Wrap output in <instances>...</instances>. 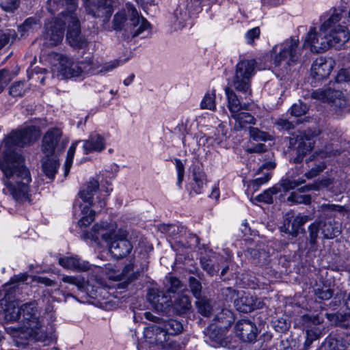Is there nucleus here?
Returning a JSON list of instances; mask_svg holds the SVG:
<instances>
[{"label": "nucleus", "mask_w": 350, "mask_h": 350, "mask_svg": "<svg viewBox=\"0 0 350 350\" xmlns=\"http://www.w3.org/2000/svg\"><path fill=\"white\" fill-rule=\"evenodd\" d=\"M193 189L196 193L199 194L202 192L204 186L206 184V178L205 173L198 169H194L193 171Z\"/></svg>", "instance_id": "nucleus-36"}, {"label": "nucleus", "mask_w": 350, "mask_h": 350, "mask_svg": "<svg viewBox=\"0 0 350 350\" xmlns=\"http://www.w3.org/2000/svg\"><path fill=\"white\" fill-rule=\"evenodd\" d=\"M305 182H306V180L304 179H299V180L286 179V180H284L282 182V187L284 190L288 191V190L295 189L296 187L305 183Z\"/></svg>", "instance_id": "nucleus-55"}, {"label": "nucleus", "mask_w": 350, "mask_h": 350, "mask_svg": "<svg viewBox=\"0 0 350 350\" xmlns=\"http://www.w3.org/2000/svg\"><path fill=\"white\" fill-rule=\"evenodd\" d=\"M128 23H129V14L126 7L125 9L114 15L112 28L116 31H125L126 24Z\"/></svg>", "instance_id": "nucleus-33"}, {"label": "nucleus", "mask_w": 350, "mask_h": 350, "mask_svg": "<svg viewBox=\"0 0 350 350\" xmlns=\"http://www.w3.org/2000/svg\"><path fill=\"white\" fill-rule=\"evenodd\" d=\"M128 232L126 230L119 229L118 234L108 243L110 252L116 258H122L129 255L133 245L127 239Z\"/></svg>", "instance_id": "nucleus-14"}, {"label": "nucleus", "mask_w": 350, "mask_h": 350, "mask_svg": "<svg viewBox=\"0 0 350 350\" xmlns=\"http://www.w3.org/2000/svg\"><path fill=\"white\" fill-rule=\"evenodd\" d=\"M172 306L178 314H182L189 309L191 302L187 295L178 294L174 304H172Z\"/></svg>", "instance_id": "nucleus-38"}, {"label": "nucleus", "mask_w": 350, "mask_h": 350, "mask_svg": "<svg viewBox=\"0 0 350 350\" xmlns=\"http://www.w3.org/2000/svg\"><path fill=\"white\" fill-rule=\"evenodd\" d=\"M256 64L254 59H243L236 66L233 87L237 91L244 93L245 98L251 94L250 79L254 75Z\"/></svg>", "instance_id": "nucleus-7"}, {"label": "nucleus", "mask_w": 350, "mask_h": 350, "mask_svg": "<svg viewBox=\"0 0 350 350\" xmlns=\"http://www.w3.org/2000/svg\"><path fill=\"white\" fill-rule=\"evenodd\" d=\"M167 280L170 285L168 293H176L179 290L182 291L183 284L178 278L170 276Z\"/></svg>", "instance_id": "nucleus-56"}, {"label": "nucleus", "mask_w": 350, "mask_h": 350, "mask_svg": "<svg viewBox=\"0 0 350 350\" xmlns=\"http://www.w3.org/2000/svg\"><path fill=\"white\" fill-rule=\"evenodd\" d=\"M25 92V84L21 81L15 82L10 88V94L14 97L22 96Z\"/></svg>", "instance_id": "nucleus-50"}, {"label": "nucleus", "mask_w": 350, "mask_h": 350, "mask_svg": "<svg viewBox=\"0 0 350 350\" xmlns=\"http://www.w3.org/2000/svg\"><path fill=\"white\" fill-rule=\"evenodd\" d=\"M227 329L221 328L219 325L212 324L205 329V334L209 338L210 342H214L215 345H222L225 342V331Z\"/></svg>", "instance_id": "nucleus-27"}, {"label": "nucleus", "mask_w": 350, "mask_h": 350, "mask_svg": "<svg viewBox=\"0 0 350 350\" xmlns=\"http://www.w3.org/2000/svg\"><path fill=\"white\" fill-rule=\"evenodd\" d=\"M225 93L228 98V108L232 118L243 110L248 109V104L241 103L234 91L228 87L225 88Z\"/></svg>", "instance_id": "nucleus-24"}, {"label": "nucleus", "mask_w": 350, "mask_h": 350, "mask_svg": "<svg viewBox=\"0 0 350 350\" xmlns=\"http://www.w3.org/2000/svg\"><path fill=\"white\" fill-rule=\"evenodd\" d=\"M345 82H350V71L347 69H342L336 75V83L338 84Z\"/></svg>", "instance_id": "nucleus-61"}, {"label": "nucleus", "mask_w": 350, "mask_h": 350, "mask_svg": "<svg viewBox=\"0 0 350 350\" xmlns=\"http://www.w3.org/2000/svg\"><path fill=\"white\" fill-rule=\"evenodd\" d=\"M119 229L115 222L100 221L95 223L90 231L83 234V237L97 243L101 241L109 243L116 236Z\"/></svg>", "instance_id": "nucleus-10"}, {"label": "nucleus", "mask_w": 350, "mask_h": 350, "mask_svg": "<svg viewBox=\"0 0 350 350\" xmlns=\"http://www.w3.org/2000/svg\"><path fill=\"white\" fill-rule=\"evenodd\" d=\"M63 15L65 14H62V17H58L54 22L46 25V31L43 36L45 46H55L62 41L66 26L63 22L64 21Z\"/></svg>", "instance_id": "nucleus-15"}, {"label": "nucleus", "mask_w": 350, "mask_h": 350, "mask_svg": "<svg viewBox=\"0 0 350 350\" xmlns=\"http://www.w3.org/2000/svg\"><path fill=\"white\" fill-rule=\"evenodd\" d=\"M68 139L63 137L61 129L51 128L44 135L41 150L45 156H59L65 149Z\"/></svg>", "instance_id": "nucleus-8"}, {"label": "nucleus", "mask_w": 350, "mask_h": 350, "mask_svg": "<svg viewBox=\"0 0 350 350\" xmlns=\"http://www.w3.org/2000/svg\"><path fill=\"white\" fill-rule=\"evenodd\" d=\"M321 232L325 239H334L341 232L340 224L336 221L322 222Z\"/></svg>", "instance_id": "nucleus-32"}, {"label": "nucleus", "mask_w": 350, "mask_h": 350, "mask_svg": "<svg viewBox=\"0 0 350 350\" xmlns=\"http://www.w3.org/2000/svg\"><path fill=\"white\" fill-rule=\"evenodd\" d=\"M1 7L5 11L12 12L18 6V0H1Z\"/></svg>", "instance_id": "nucleus-59"}, {"label": "nucleus", "mask_w": 350, "mask_h": 350, "mask_svg": "<svg viewBox=\"0 0 350 350\" xmlns=\"http://www.w3.org/2000/svg\"><path fill=\"white\" fill-rule=\"evenodd\" d=\"M334 68L332 59L317 58L312 65L310 75L316 80H321L328 77Z\"/></svg>", "instance_id": "nucleus-20"}, {"label": "nucleus", "mask_w": 350, "mask_h": 350, "mask_svg": "<svg viewBox=\"0 0 350 350\" xmlns=\"http://www.w3.org/2000/svg\"><path fill=\"white\" fill-rule=\"evenodd\" d=\"M308 111V107L305 104H303L301 102L297 103H295L291 109V113L292 116L295 117H299L302 115H304Z\"/></svg>", "instance_id": "nucleus-52"}, {"label": "nucleus", "mask_w": 350, "mask_h": 350, "mask_svg": "<svg viewBox=\"0 0 350 350\" xmlns=\"http://www.w3.org/2000/svg\"><path fill=\"white\" fill-rule=\"evenodd\" d=\"M278 191L279 189L277 187H273L265 190L262 193L258 195L256 197V199L259 202L271 204L273 202V195L278 193Z\"/></svg>", "instance_id": "nucleus-45"}, {"label": "nucleus", "mask_w": 350, "mask_h": 350, "mask_svg": "<svg viewBox=\"0 0 350 350\" xmlns=\"http://www.w3.org/2000/svg\"><path fill=\"white\" fill-rule=\"evenodd\" d=\"M232 118L234 120V129L235 131H241L245 129L247 124H255L254 116L243 110Z\"/></svg>", "instance_id": "nucleus-29"}, {"label": "nucleus", "mask_w": 350, "mask_h": 350, "mask_svg": "<svg viewBox=\"0 0 350 350\" xmlns=\"http://www.w3.org/2000/svg\"><path fill=\"white\" fill-rule=\"evenodd\" d=\"M21 321L23 326L18 327L19 334L28 336L37 341L45 342L52 340L44 331L41 322L37 316V304L36 302L26 303L21 306Z\"/></svg>", "instance_id": "nucleus-3"}, {"label": "nucleus", "mask_w": 350, "mask_h": 350, "mask_svg": "<svg viewBox=\"0 0 350 350\" xmlns=\"http://www.w3.org/2000/svg\"><path fill=\"white\" fill-rule=\"evenodd\" d=\"M37 137V130L27 127L12 132L0 145V169L7 178L4 181V191L19 204L31 201L29 187L31 176L24 166L23 157L15 152V148L29 144Z\"/></svg>", "instance_id": "nucleus-2"}, {"label": "nucleus", "mask_w": 350, "mask_h": 350, "mask_svg": "<svg viewBox=\"0 0 350 350\" xmlns=\"http://www.w3.org/2000/svg\"><path fill=\"white\" fill-rule=\"evenodd\" d=\"M196 305L198 309V312L203 316L208 317L211 315V310H214L213 309V306L209 299L205 297H200L196 301Z\"/></svg>", "instance_id": "nucleus-43"}, {"label": "nucleus", "mask_w": 350, "mask_h": 350, "mask_svg": "<svg viewBox=\"0 0 350 350\" xmlns=\"http://www.w3.org/2000/svg\"><path fill=\"white\" fill-rule=\"evenodd\" d=\"M250 136L255 141H266L269 139L267 133L259 130L258 128L250 127Z\"/></svg>", "instance_id": "nucleus-49"}, {"label": "nucleus", "mask_w": 350, "mask_h": 350, "mask_svg": "<svg viewBox=\"0 0 350 350\" xmlns=\"http://www.w3.org/2000/svg\"><path fill=\"white\" fill-rule=\"evenodd\" d=\"M215 98L216 92L215 90L206 92L200 103L201 109L215 111L216 109Z\"/></svg>", "instance_id": "nucleus-39"}, {"label": "nucleus", "mask_w": 350, "mask_h": 350, "mask_svg": "<svg viewBox=\"0 0 350 350\" xmlns=\"http://www.w3.org/2000/svg\"><path fill=\"white\" fill-rule=\"evenodd\" d=\"M77 143H73L71 146L69 148L68 151L67 152V157L66 161L64 163V176H67L70 172V168L72 166L73 157L76 150V146Z\"/></svg>", "instance_id": "nucleus-46"}, {"label": "nucleus", "mask_w": 350, "mask_h": 350, "mask_svg": "<svg viewBox=\"0 0 350 350\" xmlns=\"http://www.w3.org/2000/svg\"><path fill=\"white\" fill-rule=\"evenodd\" d=\"M12 78L13 76L10 70L7 69L0 70V93L8 85Z\"/></svg>", "instance_id": "nucleus-48"}, {"label": "nucleus", "mask_w": 350, "mask_h": 350, "mask_svg": "<svg viewBox=\"0 0 350 350\" xmlns=\"http://www.w3.org/2000/svg\"><path fill=\"white\" fill-rule=\"evenodd\" d=\"M317 33L311 27L302 46L298 39L291 38L273 48L272 61L275 67L282 72H288L299 63L303 48H309L312 53H323L330 48L342 49L350 39V31L347 25V14L341 9H334L322 15Z\"/></svg>", "instance_id": "nucleus-1"}, {"label": "nucleus", "mask_w": 350, "mask_h": 350, "mask_svg": "<svg viewBox=\"0 0 350 350\" xmlns=\"http://www.w3.org/2000/svg\"><path fill=\"white\" fill-rule=\"evenodd\" d=\"M260 30L259 27H254L248 30L245 33V39L248 44H252L254 40L259 38Z\"/></svg>", "instance_id": "nucleus-57"}, {"label": "nucleus", "mask_w": 350, "mask_h": 350, "mask_svg": "<svg viewBox=\"0 0 350 350\" xmlns=\"http://www.w3.org/2000/svg\"><path fill=\"white\" fill-rule=\"evenodd\" d=\"M64 24L67 25L68 31L66 40L70 46L82 49L87 46V40L81 34L79 21L76 12H70L68 14L63 15Z\"/></svg>", "instance_id": "nucleus-11"}, {"label": "nucleus", "mask_w": 350, "mask_h": 350, "mask_svg": "<svg viewBox=\"0 0 350 350\" xmlns=\"http://www.w3.org/2000/svg\"><path fill=\"white\" fill-rule=\"evenodd\" d=\"M62 281L76 286L80 291L85 290L88 295L92 298L105 297L104 292L106 291V285L103 280L97 276L95 279L89 280L86 285L84 280L78 276L64 275Z\"/></svg>", "instance_id": "nucleus-9"}, {"label": "nucleus", "mask_w": 350, "mask_h": 350, "mask_svg": "<svg viewBox=\"0 0 350 350\" xmlns=\"http://www.w3.org/2000/svg\"><path fill=\"white\" fill-rule=\"evenodd\" d=\"M327 342L331 350H346L349 345V341L340 336L329 337Z\"/></svg>", "instance_id": "nucleus-40"}, {"label": "nucleus", "mask_w": 350, "mask_h": 350, "mask_svg": "<svg viewBox=\"0 0 350 350\" xmlns=\"http://www.w3.org/2000/svg\"><path fill=\"white\" fill-rule=\"evenodd\" d=\"M150 329L146 330V335L148 336L150 333L154 335V341L156 343L163 344L168 340L169 334L162 325H153Z\"/></svg>", "instance_id": "nucleus-34"}, {"label": "nucleus", "mask_w": 350, "mask_h": 350, "mask_svg": "<svg viewBox=\"0 0 350 350\" xmlns=\"http://www.w3.org/2000/svg\"><path fill=\"white\" fill-rule=\"evenodd\" d=\"M189 286L191 288V291L193 295L199 299L201 297V289L202 285L201 283L194 278H189Z\"/></svg>", "instance_id": "nucleus-54"}, {"label": "nucleus", "mask_w": 350, "mask_h": 350, "mask_svg": "<svg viewBox=\"0 0 350 350\" xmlns=\"http://www.w3.org/2000/svg\"><path fill=\"white\" fill-rule=\"evenodd\" d=\"M174 17L176 18V23L178 27H183L185 23L189 18V13L185 8V5H178V8L174 11Z\"/></svg>", "instance_id": "nucleus-41"}, {"label": "nucleus", "mask_w": 350, "mask_h": 350, "mask_svg": "<svg viewBox=\"0 0 350 350\" xmlns=\"http://www.w3.org/2000/svg\"><path fill=\"white\" fill-rule=\"evenodd\" d=\"M275 124L281 129L290 131L294 128V124L285 118H279L275 122Z\"/></svg>", "instance_id": "nucleus-64"}, {"label": "nucleus", "mask_w": 350, "mask_h": 350, "mask_svg": "<svg viewBox=\"0 0 350 350\" xmlns=\"http://www.w3.org/2000/svg\"><path fill=\"white\" fill-rule=\"evenodd\" d=\"M147 299L152 306L158 312L165 311L172 306L171 297L168 292L152 288L147 295Z\"/></svg>", "instance_id": "nucleus-18"}, {"label": "nucleus", "mask_w": 350, "mask_h": 350, "mask_svg": "<svg viewBox=\"0 0 350 350\" xmlns=\"http://www.w3.org/2000/svg\"><path fill=\"white\" fill-rule=\"evenodd\" d=\"M270 178L271 174L269 173H265L263 174V176L257 178L252 180L250 183V185L253 187L254 190H257L260 185L267 183L269 180Z\"/></svg>", "instance_id": "nucleus-60"}, {"label": "nucleus", "mask_w": 350, "mask_h": 350, "mask_svg": "<svg viewBox=\"0 0 350 350\" xmlns=\"http://www.w3.org/2000/svg\"><path fill=\"white\" fill-rule=\"evenodd\" d=\"M98 189V180L92 178L84 185L79 193L82 201L88 204L81 208L82 216L78 221V225L81 228L88 226L94 219L96 212L89 206H96V203H92V198Z\"/></svg>", "instance_id": "nucleus-6"}, {"label": "nucleus", "mask_w": 350, "mask_h": 350, "mask_svg": "<svg viewBox=\"0 0 350 350\" xmlns=\"http://www.w3.org/2000/svg\"><path fill=\"white\" fill-rule=\"evenodd\" d=\"M66 2L69 4V10L67 12H62L59 17H62V14H68L70 12H75L77 10V0H48V10L51 14H55L61 7Z\"/></svg>", "instance_id": "nucleus-30"}, {"label": "nucleus", "mask_w": 350, "mask_h": 350, "mask_svg": "<svg viewBox=\"0 0 350 350\" xmlns=\"http://www.w3.org/2000/svg\"><path fill=\"white\" fill-rule=\"evenodd\" d=\"M236 334L244 342H252L256 337V325L247 320H241L235 325Z\"/></svg>", "instance_id": "nucleus-21"}, {"label": "nucleus", "mask_w": 350, "mask_h": 350, "mask_svg": "<svg viewBox=\"0 0 350 350\" xmlns=\"http://www.w3.org/2000/svg\"><path fill=\"white\" fill-rule=\"evenodd\" d=\"M114 0H85L86 11L94 18H100L104 24L109 22L113 12Z\"/></svg>", "instance_id": "nucleus-12"}, {"label": "nucleus", "mask_w": 350, "mask_h": 350, "mask_svg": "<svg viewBox=\"0 0 350 350\" xmlns=\"http://www.w3.org/2000/svg\"><path fill=\"white\" fill-rule=\"evenodd\" d=\"M162 326L169 335L178 334L183 329V325L179 321L174 319L163 322Z\"/></svg>", "instance_id": "nucleus-42"}, {"label": "nucleus", "mask_w": 350, "mask_h": 350, "mask_svg": "<svg viewBox=\"0 0 350 350\" xmlns=\"http://www.w3.org/2000/svg\"><path fill=\"white\" fill-rule=\"evenodd\" d=\"M59 165L57 156H44L42 159V171L50 179H53Z\"/></svg>", "instance_id": "nucleus-25"}, {"label": "nucleus", "mask_w": 350, "mask_h": 350, "mask_svg": "<svg viewBox=\"0 0 350 350\" xmlns=\"http://www.w3.org/2000/svg\"><path fill=\"white\" fill-rule=\"evenodd\" d=\"M105 139L99 134H92L88 139L83 141V152L86 154L96 152H100L105 148Z\"/></svg>", "instance_id": "nucleus-23"}, {"label": "nucleus", "mask_w": 350, "mask_h": 350, "mask_svg": "<svg viewBox=\"0 0 350 350\" xmlns=\"http://www.w3.org/2000/svg\"><path fill=\"white\" fill-rule=\"evenodd\" d=\"M59 264L65 269L84 271L90 269L89 263L78 256H64L59 258Z\"/></svg>", "instance_id": "nucleus-22"}, {"label": "nucleus", "mask_w": 350, "mask_h": 350, "mask_svg": "<svg viewBox=\"0 0 350 350\" xmlns=\"http://www.w3.org/2000/svg\"><path fill=\"white\" fill-rule=\"evenodd\" d=\"M40 28V23L39 20L35 17H29L27 18L23 25L19 26L18 31L21 33V36L26 33L37 31Z\"/></svg>", "instance_id": "nucleus-37"}, {"label": "nucleus", "mask_w": 350, "mask_h": 350, "mask_svg": "<svg viewBox=\"0 0 350 350\" xmlns=\"http://www.w3.org/2000/svg\"><path fill=\"white\" fill-rule=\"evenodd\" d=\"M308 219L309 218L306 215L301 214L297 215L291 223H288L287 227H286V224H284V228H285V232L293 237H296L299 234L300 230H301L302 226L308 221Z\"/></svg>", "instance_id": "nucleus-28"}, {"label": "nucleus", "mask_w": 350, "mask_h": 350, "mask_svg": "<svg viewBox=\"0 0 350 350\" xmlns=\"http://www.w3.org/2000/svg\"><path fill=\"white\" fill-rule=\"evenodd\" d=\"M332 85L333 88L329 86L314 91L311 97L322 102L328 103L339 116L349 113L350 107L342 92L336 90L335 83H333Z\"/></svg>", "instance_id": "nucleus-5"}, {"label": "nucleus", "mask_w": 350, "mask_h": 350, "mask_svg": "<svg viewBox=\"0 0 350 350\" xmlns=\"http://www.w3.org/2000/svg\"><path fill=\"white\" fill-rule=\"evenodd\" d=\"M2 315L8 321H21V306L16 302H10L3 310Z\"/></svg>", "instance_id": "nucleus-31"}, {"label": "nucleus", "mask_w": 350, "mask_h": 350, "mask_svg": "<svg viewBox=\"0 0 350 350\" xmlns=\"http://www.w3.org/2000/svg\"><path fill=\"white\" fill-rule=\"evenodd\" d=\"M175 165L177 171V184L178 186H180L184 177L185 167L182 161L178 159H175Z\"/></svg>", "instance_id": "nucleus-58"}, {"label": "nucleus", "mask_w": 350, "mask_h": 350, "mask_svg": "<svg viewBox=\"0 0 350 350\" xmlns=\"http://www.w3.org/2000/svg\"><path fill=\"white\" fill-rule=\"evenodd\" d=\"M27 278H28V275L26 274V273H21V274L14 275L13 278H12L10 281V283L9 284H5L3 286V291L6 293H5V297L10 293L8 292V286L10 284H18V283H21V282H25L27 280Z\"/></svg>", "instance_id": "nucleus-51"}, {"label": "nucleus", "mask_w": 350, "mask_h": 350, "mask_svg": "<svg viewBox=\"0 0 350 350\" xmlns=\"http://www.w3.org/2000/svg\"><path fill=\"white\" fill-rule=\"evenodd\" d=\"M306 163L308 170L304 176L308 179H312L317 176L327 166L323 152L312 154L306 159Z\"/></svg>", "instance_id": "nucleus-19"}, {"label": "nucleus", "mask_w": 350, "mask_h": 350, "mask_svg": "<svg viewBox=\"0 0 350 350\" xmlns=\"http://www.w3.org/2000/svg\"><path fill=\"white\" fill-rule=\"evenodd\" d=\"M213 320L220 323L221 328L228 329L234 322V318L232 312L226 308H215L213 310Z\"/></svg>", "instance_id": "nucleus-26"}, {"label": "nucleus", "mask_w": 350, "mask_h": 350, "mask_svg": "<svg viewBox=\"0 0 350 350\" xmlns=\"http://www.w3.org/2000/svg\"><path fill=\"white\" fill-rule=\"evenodd\" d=\"M317 134H309L300 133L297 135L296 138H291V144H297V155L294 158L295 163H300L303 157L309 152H310L314 147V142L312 141L311 137Z\"/></svg>", "instance_id": "nucleus-17"}, {"label": "nucleus", "mask_w": 350, "mask_h": 350, "mask_svg": "<svg viewBox=\"0 0 350 350\" xmlns=\"http://www.w3.org/2000/svg\"><path fill=\"white\" fill-rule=\"evenodd\" d=\"M333 183V180L330 178H325L321 180L314 182L312 184L304 187L303 189L306 191L319 190L324 187H327Z\"/></svg>", "instance_id": "nucleus-44"}, {"label": "nucleus", "mask_w": 350, "mask_h": 350, "mask_svg": "<svg viewBox=\"0 0 350 350\" xmlns=\"http://www.w3.org/2000/svg\"><path fill=\"white\" fill-rule=\"evenodd\" d=\"M322 221H315L309 226L310 242L312 245L316 243L319 230H321Z\"/></svg>", "instance_id": "nucleus-47"}, {"label": "nucleus", "mask_w": 350, "mask_h": 350, "mask_svg": "<svg viewBox=\"0 0 350 350\" xmlns=\"http://www.w3.org/2000/svg\"><path fill=\"white\" fill-rule=\"evenodd\" d=\"M126 8L129 14V23L126 24V32L134 38L150 29V24L145 18L139 14L132 4L126 3Z\"/></svg>", "instance_id": "nucleus-13"}, {"label": "nucleus", "mask_w": 350, "mask_h": 350, "mask_svg": "<svg viewBox=\"0 0 350 350\" xmlns=\"http://www.w3.org/2000/svg\"><path fill=\"white\" fill-rule=\"evenodd\" d=\"M133 265L132 264L127 265L122 271L117 269L115 265L109 263L104 265V267L94 266L92 271L96 273L105 274L107 277L112 280L120 281L122 280H131L130 272L133 271Z\"/></svg>", "instance_id": "nucleus-16"}, {"label": "nucleus", "mask_w": 350, "mask_h": 350, "mask_svg": "<svg viewBox=\"0 0 350 350\" xmlns=\"http://www.w3.org/2000/svg\"><path fill=\"white\" fill-rule=\"evenodd\" d=\"M336 325L342 327H350V314L338 315Z\"/></svg>", "instance_id": "nucleus-63"}, {"label": "nucleus", "mask_w": 350, "mask_h": 350, "mask_svg": "<svg viewBox=\"0 0 350 350\" xmlns=\"http://www.w3.org/2000/svg\"><path fill=\"white\" fill-rule=\"evenodd\" d=\"M201 265L203 269L211 275H213L219 270L217 266H215L211 260L204 258L201 259Z\"/></svg>", "instance_id": "nucleus-53"}, {"label": "nucleus", "mask_w": 350, "mask_h": 350, "mask_svg": "<svg viewBox=\"0 0 350 350\" xmlns=\"http://www.w3.org/2000/svg\"><path fill=\"white\" fill-rule=\"evenodd\" d=\"M316 294L320 299L327 300L333 296L334 293L333 290L325 286L321 289H318Z\"/></svg>", "instance_id": "nucleus-62"}, {"label": "nucleus", "mask_w": 350, "mask_h": 350, "mask_svg": "<svg viewBox=\"0 0 350 350\" xmlns=\"http://www.w3.org/2000/svg\"><path fill=\"white\" fill-rule=\"evenodd\" d=\"M57 71L65 78L83 77L96 72L94 62L91 58L83 61L75 62L72 58L66 56H59L58 64L55 66Z\"/></svg>", "instance_id": "nucleus-4"}, {"label": "nucleus", "mask_w": 350, "mask_h": 350, "mask_svg": "<svg viewBox=\"0 0 350 350\" xmlns=\"http://www.w3.org/2000/svg\"><path fill=\"white\" fill-rule=\"evenodd\" d=\"M304 187L299 189L296 191L292 192L287 198V202L291 203V205L295 204H309L311 202V196L310 195L302 194L304 192L307 191L303 189Z\"/></svg>", "instance_id": "nucleus-35"}]
</instances>
